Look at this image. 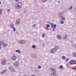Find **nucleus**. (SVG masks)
<instances>
[{
    "instance_id": "f257e3e1",
    "label": "nucleus",
    "mask_w": 76,
    "mask_h": 76,
    "mask_svg": "<svg viewBox=\"0 0 76 76\" xmlns=\"http://www.w3.org/2000/svg\"><path fill=\"white\" fill-rule=\"evenodd\" d=\"M50 25L51 28H53V31H54L55 30V29L56 28V26H57V25L56 24L54 25V23H51Z\"/></svg>"
},
{
    "instance_id": "f03ea898",
    "label": "nucleus",
    "mask_w": 76,
    "mask_h": 76,
    "mask_svg": "<svg viewBox=\"0 0 76 76\" xmlns=\"http://www.w3.org/2000/svg\"><path fill=\"white\" fill-rule=\"evenodd\" d=\"M57 48H52L51 49V53H52V54L56 53L57 52Z\"/></svg>"
},
{
    "instance_id": "7ed1b4c3",
    "label": "nucleus",
    "mask_w": 76,
    "mask_h": 76,
    "mask_svg": "<svg viewBox=\"0 0 76 76\" xmlns=\"http://www.w3.org/2000/svg\"><path fill=\"white\" fill-rule=\"evenodd\" d=\"M76 62V61H74L73 60H71L69 61V63L71 64H75V63Z\"/></svg>"
},
{
    "instance_id": "20e7f679",
    "label": "nucleus",
    "mask_w": 76,
    "mask_h": 76,
    "mask_svg": "<svg viewBox=\"0 0 76 76\" xmlns=\"http://www.w3.org/2000/svg\"><path fill=\"white\" fill-rule=\"evenodd\" d=\"M19 64V63L18 61H16L14 63V66L15 67H18Z\"/></svg>"
},
{
    "instance_id": "39448f33",
    "label": "nucleus",
    "mask_w": 76,
    "mask_h": 76,
    "mask_svg": "<svg viewBox=\"0 0 76 76\" xmlns=\"http://www.w3.org/2000/svg\"><path fill=\"white\" fill-rule=\"evenodd\" d=\"M6 60L5 59H4V60L3 61V62L1 63L2 65V66H4L5 65H6Z\"/></svg>"
},
{
    "instance_id": "423d86ee",
    "label": "nucleus",
    "mask_w": 76,
    "mask_h": 76,
    "mask_svg": "<svg viewBox=\"0 0 76 76\" xmlns=\"http://www.w3.org/2000/svg\"><path fill=\"white\" fill-rule=\"evenodd\" d=\"M20 20L19 19H18L16 20V23H15V25H19L20 23V22H19Z\"/></svg>"
},
{
    "instance_id": "0eeeda50",
    "label": "nucleus",
    "mask_w": 76,
    "mask_h": 76,
    "mask_svg": "<svg viewBox=\"0 0 76 76\" xmlns=\"http://www.w3.org/2000/svg\"><path fill=\"white\" fill-rule=\"evenodd\" d=\"M50 70H52L53 72H56V70H55V69L51 67L50 68Z\"/></svg>"
},
{
    "instance_id": "6e6552de",
    "label": "nucleus",
    "mask_w": 76,
    "mask_h": 76,
    "mask_svg": "<svg viewBox=\"0 0 76 76\" xmlns=\"http://www.w3.org/2000/svg\"><path fill=\"white\" fill-rule=\"evenodd\" d=\"M17 5L18 6H19V7L21 8V7H22V3L20 2L18 3V4H17Z\"/></svg>"
},
{
    "instance_id": "1a4fd4ad",
    "label": "nucleus",
    "mask_w": 76,
    "mask_h": 76,
    "mask_svg": "<svg viewBox=\"0 0 76 76\" xmlns=\"http://www.w3.org/2000/svg\"><path fill=\"white\" fill-rule=\"evenodd\" d=\"M59 69H62L63 70H64V67L63 66V65H61L59 66Z\"/></svg>"
},
{
    "instance_id": "9d476101",
    "label": "nucleus",
    "mask_w": 76,
    "mask_h": 76,
    "mask_svg": "<svg viewBox=\"0 0 76 76\" xmlns=\"http://www.w3.org/2000/svg\"><path fill=\"white\" fill-rule=\"evenodd\" d=\"M20 42H21V43L22 44H24L25 43V40H21Z\"/></svg>"
},
{
    "instance_id": "9b49d317",
    "label": "nucleus",
    "mask_w": 76,
    "mask_h": 76,
    "mask_svg": "<svg viewBox=\"0 0 76 76\" xmlns=\"http://www.w3.org/2000/svg\"><path fill=\"white\" fill-rule=\"evenodd\" d=\"M57 38L58 39H61V37L60 36V35L59 34L57 35Z\"/></svg>"
},
{
    "instance_id": "f8f14e48",
    "label": "nucleus",
    "mask_w": 76,
    "mask_h": 76,
    "mask_svg": "<svg viewBox=\"0 0 76 76\" xmlns=\"http://www.w3.org/2000/svg\"><path fill=\"white\" fill-rule=\"evenodd\" d=\"M53 73H52L51 75V76H56V73L55 72H53Z\"/></svg>"
},
{
    "instance_id": "ddd939ff",
    "label": "nucleus",
    "mask_w": 76,
    "mask_h": 76,
    "mask_svg": "<svg viewBox=\"0 0 76 76\" xmlns=\"http://www.w3.org/2000/svg\"><path fill=\"white\" fill-rule=\"evenodd\" d=\"M3 47H6V46H7V45H8V44L7 43H3Z\"/></svg>"
},
{
    "instance_id": "4468645a",
    "label": "nucleus",
    "mask_w": 76,
    "mask_h": 76,
    "mask_svg": "<svg viewBox=\"0 0 76 76\" xmlns=\"http://www.w3.org/2000/svg\"><path fill=\"white\" fill-rule=\"evenodd\" d=\"M67 37V35L66 34L64 37H63V39H66V38Z\"/></svg>"
},
{
    "instance_id": "2eb2a0df",
    "label": "nucleus",
    "mask_w": 76,
    "mask_h": 76,
    "mask_svg": "<svg viewBox=\"0 0 76 76\" xmlns=\"http://www.w3.org/2000/svg\"><path fill=\"white\" fill-rule=\"evenodd\" d=\"M20 8H21L19 6H16L15 7V9H16V10H18V9H20Z\"/></svg>"
},
{
    "instance_id": "dca6fc26",
    "label": "nucleus",
    "mask_w": 76,
    "mask_h": 76,
    "mask_svg": "<svg viewBox=\"0 0 76 76\" xmlns=\"http://www.w3.org/2000/svg\"><path fill=\"white\" fill-rule=\"evenodd\" d=\"M15 51L17 53H19V54H20V50H15Z\"/></svg>"
},
{
    "instance_id": "f3484780",
    "label": "nucleus",
    "mask_w": 76,
    "mask_h": 76,
    "mask_svg": "<svg viewBox=\"0 0 76 76\" xmlns=\"http://www.w3.org/2000/svg\"><path fill=\"white\" fill-rule=\"evenodd\" d=\"M61 19L63 20H66V18L63 17H61Z\"/></svg>"
},
{
    "instance_id": "a211bd4d",
    "label": "nucleus",
    "mask_w": 76,
    "mask_h": 76,
    "mask_svg": "<svg viewBox=\"0 0 76 76\" xmlns=\"http://www.w3.org/2000/svg\"><path fill=\"white\" fill-rule=\"evenodd\" d=\"M72 70H76V65L75 66L72 67Z\"/></svg>"
},
{
    "instance_id": "6ab92c4d",
    "label": "nucleus",
    "mask_w": 76,
    "mask_h": 76,
    "mask_svg": "<svg viewBox=\"0 0 76 76\" xmlns=\"http://www.w3.org/2000/svg\"><path fill=\"white\" fill-rule=\"evenodd\" d=\"M58 16L59 17H61L62 16H63V14H62V13H60L59 14Z\"/></svg>"
},
{
    "instance_id": "aec40b11",
    "label": "nucleus",
    "mask_w": 76,
    "mask_h": 76,
    "mask_svg": "<svg viewBox=\"0 0 76 76\" xmlns=\"http://www.w3.org/2000/svg\"><path fill=\"white\" fill-rule=\"evenodd\" d=\"M3 41H1V42H0V46H1V45H3Z\"/></svg>"
},
{
    "instance_id": "412c9836",
    "label": "nucleus",
    "mask_w": 76,
    "mask_h": 76,
    "mask_svg": "<svg viewBox=\"0 0 76 76\" xmlns=\"http://www.w3.org/2000/svg\"><path fill=\"white\" fill-rule=\"evenodd\" d=\"M73 8V6H71L70 8H69L68 9V10H72V9Z\"/></svg>"
},
{
    "instance_id": "4be33fe9",
    "label": "nucleus",
    "mask_w": 76,
    "mask_h": 76,
    "mask_svg": "<svg viewBox=\"0 0 76 76\" xmlns=\"http://www.w3.org/2000/svg\"><path fill=\"white\" fill-rule=\"evenodd\" d=\"M1 14H2V9H0V15H1Z\"/></svg>"
},
{
    "instance_id": "5701e85b",
    "label": "nucleus",
    "mask_w": 76,
    "mask_h": 76,
    "mask_svg": "<svg viewBox=\"0 0 76 76\" xmlns=\"http://www.w3.org/2000/svg\"><path fill=\"white\" fill-rule=\"evenodd\" d=\"M37 67L39 69H41V66L40 65H38Z\"/></svg>"
},
{
    "instance_id": "b1692460",
    "label": "nucleus",
    "mask_w": 76,
    "mask_h": 76,
    "mask_svg": "<svg viewBox=\"0 0 76 76\" xmlns=\"http://www.w3.org/2000/svg\"><path fill=\"white\" fill-rule=\"evenodd\" d=\"M73 56L74 57H76V53H74L73 54Z\"/></svg>"
},
{
    "instance_id": "393cba45",
    "label": "nucleus",
    "mask_w": 76,
    "mask_h": 76,
    "mask_svg": "<svg viewBox=\"0 0 76 76\" xmlns=\"http://www.w3.org/2000/svg\"><path fill=\"white\" fill-rule=\"evenodd\" d=\"M16 58H17L16 57H14V58H13V57H12V58L11 59L13 60H16Z\"/></svg>"
},
{
    "instance_id": "a878e982",
    "label": "nucleus",
    "mask_w": 76,
    "mask_h": 76,
    "mask_svg": "<svg viewBox=\"0 0 76 76\" xmlns=\"http://www.w3.org/2000/svg\"><path fill=\"white\" fill-rule=\"evenodd\" d=\"M45 34L44 33H42V38H44L45 37Z\"/></svg>"
},
{
    "instance_id": "bb28decb",
    "label": "nucleus",
    "mask_w": 76,
    "mask_h": 76,
    "mask_svg": "<svg viewBox=\"0 0 76 76\" xmlns=\"http://www.w3.org/2000/svg\"><path fill=\"white\" fill-rule=\"evenodd\" d=\"M6 72V70L5 69L2 72V74H3V73H5Z\"/></svg>"
},
{
    "instance_id": "cd10ccee",
    "label": "nucleus",
    "mask_w": 76,
    "mask_h": 76,
    "mask_svg": "<svg viewBox=\"0 0 76 76\" xmlns=\"http://www.w3.org/2000/svg\"><path fill=\"white\" fill-rule=\"evenodd\" d=\"M60 23L61 24H63L64 23V21L62 20H61L60 21Z\"/></svg>"
},
{
    "instance_id": "c85d7f7f",
    "label": "nucleus",
    "mask_w": 76,
    "mask_h": 76,
    "mask_svg": "<svg viewBox=\"0 0 76 76\" xmlns=\"http://www.w3.org/2000/svg\"><path fill=\"white\" fill-rule=\"evenodd\" d=\"M12 29H13V31H14V32L16 31V28H15L13 27Z\"/></svg>"
},
{
    "instance_id": "c756f323",
    "label": "nucleus",
    "mask_w": 76,
    "mask_h": 76,
    "mask_svg": "<svg viewBox=\"0 0 76 76\" xmlns=\"http://www.w3.org/2000/svg\"><path fill=\"white\" fill-rule=\"evenodd\" d=\"M10 27H11V28H14V27H13V24L11 25H10Z\"/></svg>"
},
{
    "instance_id": "7c9ffc66",
    "label": "nucleus",
    "mask_w": 76,
    "mask_h": 76,
    "mask_svg": "<svg viewBox=\"0 0 76 76\" xmlns=\"http://www.w3.org/2000/svg\"><path fill=\"white\" fill-rule=\"evenodd\" d=\"M32 48H35V45H33V46H32Z\"/></svg>"
},
{
    "instance_id": "2f4dec72",
    "label": "nucleus",
    "mask_w": 76,
    "mask_h": 76,
    "mask_svg": "<svg viewBox=\"0 0 76 76\" xmlns=\"http://www.w3.org/2000/svg\"><path fill=\"white\" fill-rule=\"evenodd\" d=\"M66 62H67V61H69V58H66Z\"/></svg>"
},
{
    "instance_id": "473e14b6",
    "label": "nucleus",
    "mask_w": 76,
    "mask_h": 76,
    "mask_svg": "<svg viewBox=\"0 0 76 76\" xmlns=\"http://www.w3.org/2000/svg\"><path fill=\"white\" fill-rule=\"evenodd\" d=\"M47 23H49V24H50V23H51V22L50 21H47Z\"/></svg>"
},
{
    "instance_id": "72a5a7b5",
    "label": "nucleus",
    "mask_w": 76,
    "mask_h": 76,
    "mask_svg": "<svg viewBox=\"0 0 76 76\" xmlns=\"http://www.w3.org/2000/svg\"><path fill=\"white\" fill-rule=\"evenodd\" d=\"M63 60H65L66 59V57H62Z\"/></svg>"
},
{
    "instance_id": "f704fd0d",
    "label": "nucleus",
    "mask_w": 76,
    "mask_h": 76,
    "mask_svg": "<svg viewBox=\"0 0 76 76\" xmlns=\"http://www.w3.org/2000/svg\"><path fill=\"white\" fill-rule=\"evenodd\" d=\"M8 69H9V70H11V69H12V68L10 67H9L8 68Z\"/></svg>"
},
{
    "instance_id": "c9c22d12",
    "label": "nucleus",
    "mask_w": 76,
    "mask_h": 76,
    "mask_svg": "<svg viewBox=\"0 0 76 76\" xmlns=\"http://www.w3.org/2000/svg\"><path fill=\"white\" fill-rule=\"evenodd\" d=\"M47 27H50V25H49V24H47Z\"/></svg>"
},
{
    "instance_id": "e433bc0d",
    "label": "nucleus",
    "mask_w": 76,
    "mask_h": 76,
    "mask_svg": "<svg viewBox=\"0 0 76 76\" xmlns=\"http://www.w3.org/2000/svg\"><path fill=\"white\" fill-rule=\"evenodd\" d=\"M12 72H16V71H15V70L14 69H13L12 70Z\"/></svg>"
},
{
    "instance_id": "4c0bfd02",
    "label": "nucleus",
    "mask_w": 76,
    "mask_h": 76,
    "mask_svg": "<svg viewBox=\"0 0 76 76\" xmlns=\"http://www.w3.org/2000/svg\"><path fill=\"white\" fill-rule=\"evenodd\" d=\"M46 0H42V1H43V2H44V1H46Z\"/></svg>"
},
{
    "instance_id": "58836bf2",
    "label": "nucleus",
    "mask_w": 76,
    "mask_h": 76,
    "mask_svg": "<svg viewBox=\"0 0 76 76\" xmlns=\"http://www.w3.org/2000/svg\"><path fill=\"white\" fill-rule=\"evenodd\" d=\"M34 26H35V24H34L33 25V27H34Z\"/></svg>"
},
{
    "instance_id": "ea45409f",
    "label": "nucleus",
    "mask_w": 76,
    "mask_h": 76,
    "mask_svg": "<svg viewBox=\"0 0 76 76\" xmlns=\"http://www.w3.org/2000/svg\"><path fill=\"white\" fill-rule=\"evenodd\" d=\"M15 1H16L17 2H18L19 1V0H15Z\"/></svg>"
},
{
    "instance_id": "a19ab883",
    "label": "nucleus",
    "mask_w": 76,
    "mask_h": 76,
    "mask_svg": "<svg viewBox=\"0 0 76 76\" xmlns=\"http://www.w3.org/2000/svg\"><path fill=\"white\" fill-rule=\"evenodd\" d=\"M31 76H35V74H33L31 75Z\"/></svg>"
},
{
    "instance_id": "79ce46f5",
    "label": "nucleus",
    "mask_w": 76,
    "mask_h": 76,
    "mask_svg": "<svg viewBox=\"0 0 76 76\" xmlns=\"http://www.w3.org/2000/svg\"><path fill=\"white\" fill-rule=\"evenodd\" d=\"M10 9H7V11L8 12H10Z\"/></svg>"
},
{
    "instance_id": "37998d69",
    "label": "nucleus",
    "mask_w": 76,
    "mask_h": 76,
    "mask_svg": "<svg viewBox=\"0 0 76 76\" xmlns=\"http://www.w3.org/2000/svg\"><path fill=\"white\" fill-rule=\"evenodd\" d=\"M12 57H16V56H15V55H14V56Z\"/></svg>"
},
{
    "instance_id": "c03bdc74",
    "label": "nucleus",
    "mask_w": 76,
    "mask_h": 76,
    "mask_svg": "<svg viewBox=\"0 0 76 76\" xmlns=\"http://www.w3.org/2000/svg\"><path fill=\"white\" fill-rule=\"evenodd\" d=\"M1 46H0V50H1Z\"/></svg>"
},
{
    "instance_id": "a18cd8bd",
    "label": "nucleus",
    "mask_w": 76,
    "mask_h": 76,
    "mask_svg": "<svg viewBox=\"0 0 76 76\" xmlns=\"http://www.w3.org/2000/svg\"><path fill=\"white\" fill-rule=\"evenodd\" d=\"M46 29H48V27H46Z\"/></svg>"
},
{
    "instance_id": "49530a36",
    "label": "nucleus",
    "mask_w": 76,
    "mask_h": 76,
    "mask_svg": "<svg viewBox=\"0 0 76 76\" xmlns=\"http://www.w3.org/2000/svg\"><path fill=\"white\" fill-rule=\"evenodd\" d=\"M62 57H66L64 56H62Z\"/></svg>"
},
{
    "instance_id": "de8ad7c7",
    "label": "nucleus",
    "mask_w": 76,
    "mask_h": 76,
    "mask_svg": "<svg viewBox=\"0 0 76 76\" xmlns=\"http://www.w3.org/2000/svg\"><path fill=\"white\" fill-rule=\"evenodd\" d=\"M1 4V1H0V4Z\"/></svg>"
},
{
    "instance_id": "09e8293b",
    "label": "nucleus",
    "mask_w": 76,
    "mask_h": 76,
    "mask_svg": "<svg viewBox=\"0 0 76 76\" xmlns=\"http://www.w3.org/2000/svg\"><path fill=\"white\" fill-rule=\"evenodd\" d=\"M58 3H60V1H58Z\"/></svg>"
},
{
    "instance_id": "8fccbe9b",
    "label": "nucleus",
    "mask_w": 76,
    "mask_h": 76,
    "mask_svg": "<svg viewBox=\"0 0 76 76\" xmlns=\"http://www.w3.org/2000/svg\"><path fill=\"white\" fill-rule=\"evenodd\" d=\"M50 30H51V28H50Z\"/></svg>"
},
{
    "instance_id": "3c124183",
    "label": "nucleus",
    "mask_w": 76,
    "mask_h": 76,
    "mask_svg": "<svg viewBox=\"0 0 76 76\" xmlns=\"http://www.w3.org/2000/svg\"><path fill=\"white\" fill-rule=\"evenodd\" d=\"M75 10H76V8H75Z\"/></svg>"
},
{
    "instance_id": "603ef678",
    "label": "nucleus",
    "mask_w": 76,
    "mask_h": 76,
    "mask_svg": "<svg viewBox=\"0 0 76 76\" xmlns=\"http://www.w3.org/2000/svg\"><path fill=\"white\" fill-rule=\"evenodd\" d=\"M75 47H76V46H75Z\"/></svg>"
},
{
    "instance_id": "864d4df0",
    "label": "nucleus",
    "mask_w": 76,
    "mask_h": 76,
    "mask_svg": "<svg viewBox=\"0 0 76 76\" xmlns=\"http://www.w3.org/2000/svg\"><path fill=\"white\" fill-rule=\"evenodd\" d=\"M53 76H54V75H53Z\"/></svg>"
}]
</instances>
